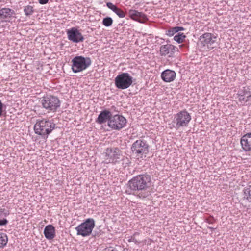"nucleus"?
I'll return each mask as SVG.
<instances>
[{
    "label": "nucleus",
    "mask_w": 251,
    "mask_h": 251,
    "mask_svg": "<svg viewBox=\"0 0 251 251\" xmlns=\"http://www.w3.org/2000/svg\"><path fill=\"white\" fill-rule=\"evenodd\" d=\"M186 38V36L184 33H178V34L175 35L174 37V39L175 41L177 42L178 43H182L185 40Z\"/></svg>",
    "instance_id": "bb28decb"
},
{
    "label": "nucleus",
    "mask_w": 251,
    "mask_h": 251,
    "mask_svg": "<svg viewBox=\"0 0 251 251\" xmlns=\"http://www.w3.org/2000/svg\"><path fill=\"white\" fill-rule=\"evenodd\" d=\"M8 242V237L5 233L0 232V248H3Z\"/></svg>",
    "instance_id": "b1692460"
},
{
    "label": "nucleus",
    "mask_w": 251,
    "mask_h": 251,
    "mask_svg": "<svg viewBox=\"0 0 251 251\" xmlns=\"http://www.w3.org/2000/svg\"><path fill=\"white\" fill-rule=\"evenodd\" d=\"M175 118L177 126H186L191 119L189 113L186 110H183L175 115Z\"/></svg>",
    "instance_id": "1a4fd4ad"
},
{
    "label": "nucleus",
    "mask_w": 251,
    "mask_h": 251,
    "mask_svg": "<svg viewBox=\"0 0 251 251\" xmlns=\"http://www.w3.org/2000/svg\"><path fill=\"white\" fill-rule=\"evenodd\" d=\"M132 153L136 157L142 158L149 153V145L144 140H137L133 143L131 147Z\"/></svg>",
    "instance_id": "20e7f679"
},
{
    "label": "nucleus",
    "mask_w": 251,
    "mask_h": 251,
    "mask_svg": "<svg viewBox=\"0 0 251 251\" xmlns=\"http://www.w3.org/2000/svg\"><path fill=\"white\" fill-rule=\"evenodd\" d=\"M106 6L108 8L115 12L120 18H124L126 16V13L121 9L117 7L111 2H107Z\"/></svg>",
    "instance_id": "6ab92c4d"
},
{
    "label": "nucleus",
    "mask_w": 251,
    "mask_h": 251,
    "mask_svg": "<svg viewBox=\"0 0 251 251\" xmlns=\"http://www.w3.org/2000/svg\"><path fill=\"white\" fill-rule=\"evenodd\" d=\"M239 101L242 104L251 101V93L244 90L238 94Z\"/></svg>",
    "instance_id": "a211bd4d"
},
{
    "label": "nucleus",
    "mask_w": 251,
    "mask_h": 251,
    "mask_svg": "<svg viewBox=\"0 0 251 251\" xmlns=\"http://www.w3.org/2000/svg\"><path fill=\"white\" fill-rule=\"evenodd\" d=\"M116 251V250H115L112 249V250H110V251Z\"/></svg>",
    "instance_id": "58836bf2"
},
{
    "label": "nucleus",
    "mask_w": 251,
    "mask_h": 251,
    "mask_svg": "<svg viewBox=\"0 0 251 251\" xmlns=\"http://www.w3.org/2000/svg\"><path fill=\"white\" fill-rule=\"evenodd\" d=\"M3 213L4 216H7L9 214V212L8 211H6L5 209H0V216Z\"/></svg>",
    "instance_id": "c85d7f7f"
},
{
    "label": "nucleus",
    "mask_w": 251,
    "mask_h": 251,
    "mask_svg": "<svg viewBox=\"0 0 251 251\" xmlns=\"http://www.w3.org/2000/svg\"><path fill=\"white\" fill-rule=\"evenodd\" d=\"M45 126H33L36 134L41 135L44 139H47L48 135L55 128V126H50V128L45 129Z\"/></svg>",
    "instance_id": "4468645a"
},
{
    "label": "nucleus",
    "mask_w": 251,
    "mask_h": 251,
    "mask_svg": "<svg viewBox=\"0 0 251 251\" xmlns=\"http://www.w3.org/2000/svg\"><path fill=\"white\" fill-rule=\"evenodd\" d=\"M8 223V220L5 218H3V219H0V226H5L7 225Z\"/></svg>",
    "instance_id": "c756f323"
},
{
    "label": "nucleus",
    "mask_w": 251,
    "mask_h": 251,
    "mask_svg": "<svg viewBox=\"0 0 251 251\" xmlns=\"http://www.w3.org/2000/svg\"><path fill=\"white\" fill-rule=\"evenodd\" d=\"M44 234L48 240H52L55 236V227L52 225H47L44 228Z\"/></svg>",
    "instance_id": "f3484780"
},
{
    "label": "nucleus",
    "mask_w": 251,
    "mask_h": 251,
    "mask_svg": "<svg viewBox=\"0 0 251 251\" xmlns=\"http://www.w3.org/2000/svg\"><path fill=\"white\" fill-rule=\"evenodd\" d=\"M105 157L109 159V163L115 164L120 161H124L125 156L122 155L121 151L117 147L107 148L105 150Z\"/></svg>",
    "instance_id": "6e6552de"
},
{
    "label": "nucleus",
    "mask_w": 251,
    "mask_h": 251,
    "mask_svg": "<svg viewBox=\"0 0 251 251\" xmlns=\"http://www.w3.org/2000/svg\"><path fill=\"white\" fill-rule=\"evenodd\" d=\"M113 20L110 17H106L103 19L102 24L105 26H110L113 23Z\"/></svg>",
    "instance_id": "cd10ccee"
},
{
    "label": "nucleus",
    "mask_w": 251,
    "mask_h": 251,
    "mask_svg": "<svg viewBox=\"0 0 251 251\" xmlns=\"http://www.w3.org/2000/svg\"><path fill=\"white\" fill-rule=\"evenodd\" d=\"M176 77V73L174 71L167 69L162 72L161 74L162 79L165 82L173 81Z\"/></svg>",
    "instance_id": "ddd939ff"
},
{
    "label": "nucleus",
    "mask_w": 251,
    "mask_h": 251,
    "mask_svg": "<svg viewBox=\"0 0 251 251\" xmlns=\"http://www.w3.org/2000/svg\"><path fill=\"white\" fill-rule=\"evenodd\" d=\"M110 123L108 124V126H110L111 123V121H110Z\"/></svg>",
    "instance_id": "ea45409f"
},
{
    "label": "nucleus",
    "mask_w": 251,
    "mask_h": 251,
    "mask_svg": "<svg viewBox=\"0 0 251 251\" xmlns=\"http://www.w3.org/2000/svg\"><path fill=\"white\" fill-rule=\"evenodd\" d=\"M184 28L182 27L176 26L173 27H170L166 31V34L168 36H173L176 33L182 31Z\"/></svg>",
    "instance_id": "412c9836"
},
{
    "label": "nucleus",
    "mask_w": 251,
    "mask_h": 251,
    "mask_svg": "<svg viewBox=\"0 0 251 251\" xmlns=\"http://www.w3.org/2000/svg\"><path fill=\"white\" fill-rule=\"evenodd\" d=\"M23 10L26 16H30L34 12V6L31 5L25 6L24 7Z\"/></svg>",
    "instance_id": "393cba45"
},
{
    "label": "nucleus",
    "mask_w": 251,
    "mask_h": 251,
    "mask_svg": "<svg viewBox=\"0 0 251 251\" xmlns=\"http://www.w3.org/2000/svg\"><path fill=\"white\" fill-rule=\"evenodd\" d=\"M243 192L244 199L248 201L249 202H251V185H248L245 187Z\"/></svg>",
    "instance_id": "4be33fe9"
},
{
    "label": "nucleus",
    "mask_w": 251,
    "mask_h": 251,
    "mask_svg": "<svg viewBox=\"0 0 251 251\" xmlns=\"http://www.w3.org/2000/svg\"><path fill=\"white\" fill-rule=\"evenodd\" d=\"M133 83V77L127 73H122L115 78L116 87L120 89H126L129 87Z\"/></svg>",
    "instance_id": "423d86ee"
},
{
    "label": "nucleus",
    "mask_w": 251,
    "mask_h": 251,
    "mask_svg": "<svg viewBox=\"0 0 251 251\" xmlns=\"http://www.w3.org/2000/svg\"><path fill=\"white\" fill-rule=\"evenodd\" d=\"M67 34L68 39L74 43L82 42L84 40L82 33L76 27H72L68 30Z\"/></svg>",
    "instance_id": "9d476101"
},
{
    "label": "nucleus",
    "mask_w": 251,
    "mask_h": 251,
    "mask_svg": "<svg viewBox=\"0 0 251 251\" xmlns=\"http://www.w3.org/2000/svg\"><path fill=\"white\" fill-rule=\"evenodd\" d=\"M11 14V10L9 8H4L0 10V17L1 19H5L7 17H9Z\"/></svg>",
    "instance_id": "5701e85b"
},
{
    "label": "nucleus",
    "mask_w": 251,
    "mask_h": 251,
    "mask_svg": "<svg viewBox=\"0 0 251 251\" xmlns=\"http://www.w3.org/2000/svg\"><path fill=\"white\" fill-rule=\"evenodd\" d=\"M217 36L211 33H205L200 36L198 46L203 51H208L215 47Z\"/></svg>",
    "instance_id": "f03ea898"
},
{
    "label": "nucleus",
    "mask_w": 251,
    "mask_h": 251,
    "mask_svg": "<svg viewBox=\"0 0 251 251\" xmlns=\"http://www.w3.org/2000/svg\"><path fill=\"white\" fill-rule=\"evenodd\" d=\"M111 118V113L107 110H104L99 114L96 121L98 124H102L109 121Z\"/></svg>",
    "instance_id": "2eb2a0df"
},
{
    "label": "nucleus",
    "mask_w": 251,
    "mask_h": 251,
    "mask_svg": "<svg viewBox=\"0 0 251 251\" xmlns=\"http://www.w3.org/2000/svg\"><path fill=\"white\" fill-rule=\"evenodd\" d=\"M41 103L43 107L48 112H55L60 105V102L58 98L51 95L44 97Z\"/></svg>",
    "instance_id": "0eeeda50"
},
{
    "label": "nucleus",
    "mask_w": 251,
    "mask_h": 251,
    "mask_svg": "<svg viewBox=\"0 0 251 251\" xmlns=\"http://www.w3.org/2000/svg\"><path fill=\"white\" fill-rule=\"evenodd\" d=\"M126 185V194H132L140 199H144L151 195V176L147 173L137 175L129 180Z\"/></svg>",
    "instance_id": "f257e3e1"
},
{
    "label": "nucleus",
    "mask_w": 251,
    "mask_h": 251,
    "mask_svg": "<svg viewBox=\"0 0 251 251\" xmlns=\"http://www.w3.org/2000/svg\"><path fill=\"white\" fill-rule=\"evenodd\" d=\"M129 15L132 19L140 22H142L147 19L146 15L144 13L135 10H129Z\"/></svg>",
    "instance_id": "dca6fc26"
},
{
    "label": "nucleus",
    "mask_w": 251,
    "mask_h": 251,
    "mask_svg": "<svg viewBox=\"0 0 251 251\" xmlns=\"http://www.w3.org/2000/svg\"><path fill=\"white\" fill-rule=\"evenodd\" d=\"M95 226V222L93 218H87L75 228L77 235L82 237L90 236Z\"/></svg>",
    "instance_id": "7ed1b4c3"
},
{
    "label": "nucleus",
    "mask_w": 251,
    "mask_h": 251,
    "mask_svg": "<svg viewBox=\"0 0 251 251\" xmlns=\"http://www.w3.org/2000/svg\"><path fill=\"white\" fill-rule=\"evenodd\" d=\"M242 149L245 151H251V133L243 135L240 140Z\"/></svg>",
    "instance_id": "9b49d317"
},
{
    "label": "nucleus",
    "mask_w": 251,
    "mask_h": 251,
    "mask_svg": "<svg viewBox=\"0 0 251 251\" xmlns=\"http://www.w3.org/2000/svg\"><path fill=\"white\" fill-rule=\"evenodd\" d=\"M72 69L74 73H78L86 69L91 63L89 58L82 56H75L72 60Z\"/></svg>",
    "instance_id": "39448f33"
},
{
    "label": "nucleus",
    "mask_w": 251,
    "mask_h": 251,
    "mask_svg": "<svg viewBox=\"0 0 251 251\" xmlns=\"http://www.w3.org/2000/svg\"><path fill=\"white\" fill-rule=\"evenodd\" d=\"M111 128L112 129L120 130L124 126H108Z\"/></svg>",
    "instance_id": "473e14b6"
},
{
    "label": "nucleus",
    "mask_w": 251,
    "mask_h": 251,
    "mask_svg": "<svg viewBox=\"0 0 251 251\" xmlns=\"http://www.w3.org/2000/svg\"><path fill=\"white\" fill-rule=\"evenodd\" d=\"M205 221L209 224H213L215 222V220L213 217H210L207 218Z\"/></svg>",
    "instance_id": "7c9ffc66"
},
{
    "label": "nucleus",
    "mask_w": 251,
    "mask_h": 251,
    "mask_svg": "<svg viewBox=\"0 0 251 251\" xmlns=\"http://www.w3.org/2000/svg\"><path fill=\"white\" fill-rule=\"evenodd\" d=\"M139 233L138 232H135V233H134V234H133V236H134V237L135 236L137 235H139Z\"/></svg>",
    "instance_id": "4c0bfd02"
},
{
    "label": "nucleus",
    "mask_w": 251,
    "mask_h": 251,
    "mask_svg": "<svg viewBox=\"0 0 251 251\" xmlns=\"http://www.w3.org/2000/svg\"><path fill=\"white\" fill-rule=\"evenodd\" d=\"M114 123L113 126H125L126 123V119L123 116L116 115L113 117Z\"/></svg>",
    "instance_id": "aec40b11"
},
{
    "label": "nucleus",
    "mask_w": 251,
    "mask_h": 251,
    "mask_svg": "<svg viewBox=\"0 0 251 251\" xmlns=\"http://www.w3.org/2000/svg\"><path fill=\"white\" fill-rule=\"evenodd\" d=\"M101 128H103L104 130H109V129L108 128H106V127L107 126H100Z\"/></svg>",
    "instance_id": "e433bc0d"
},
{
    "label": "nucleus",
    "mask_w": 251,
    "mask_h": 251,
    "mask_svg": "<svg viewBox=\"0 0 251 251\" xmlns=\"http://www.w3.org/2000/svg\"><path fill=\"white\" fill-rule=\"evenodd\" d=\"M3 104L0 100V116L2 115V113Z\"/></svg>",
    "instance_id": "f704fd0d"
},
{
    "label": "nucleus",
    "mask_w": 251,
    "mask_h": 251,
    "mask_svg": "<svg viewBox=\"0 0 251 251\" xmlns=\"http://www.w3.org/2000/svg\"><path fill=\"white\" fill-rule=\"evenodd\" d=\"M176 51V47L171 44L161 46L160 48V54L162 56L171 57Z\"/></svg>",
    "instance_id": "f8f14e48"
},
{
    "label": "nucleus",
    "mask_w": 251,
    "mask_h": 251,
    "mask_svg": "<svg viewBox=\"0 0 251 251\" xmlns=\"http://www.w3.org/2000/svg\"><path fill=\"white\" fill-rule=\"evenodd\" d=\"M49 1V0H39V2L41 4H45L47 3Z\"/></svg>",
    "instance_id": "72a5a7b5"
},
{
    "label": "nucleus",
    "mask_w": 251,
    "mask_h": 251,
    "mask_svg": "<svg viewBox=\"0 0 251 251\" xmlns=\"http://www.w3.org/2000/svg\"><path fill=\"white\" fill-rule=\"evenodd\" d=\"M208 228L210 229L212 231H213V230H214L216 229V228H214V227H210V226H208Z\"/></svg>",
    "instance_id": "c9c22d12"
},
{
    "label": "nucleus",
    "mask_w": 251,
    "mask_h": 251,
    "mask_svg": "<svg viewBox=\"0 0 251 251\" xmlns=\"http://www.w3.org/2000/svg\"><path fill=\"white\" fill-rule=\"evenodd\" d=\"M51 123L46 119L39 118L36 120V123L34 126H51Z\"/></svg>",
    "instance_id": "a878e982"
},
{
    "label": "nucleus",
    "mask_w": 251,
    "mask_h": 251,
    "mask_svg": "<svg viewBox=\"0 0 251 251\" xmlns=\"http://www.w3.org/2000/svg\"><path fill=\"white\" fill-rule=\"evenodd\" d=\"M128 241L129 242H134L135 244H138L139 242H138V241L135 238V237L134 236H131L130 237V238L128 240Z\"/></svg>",
    "instance_id": "2f4dec72"
}]
</instances>
